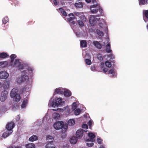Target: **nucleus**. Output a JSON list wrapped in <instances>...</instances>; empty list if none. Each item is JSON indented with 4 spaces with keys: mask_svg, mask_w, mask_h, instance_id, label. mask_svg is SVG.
<instances>
[{
    "mask_svg": "<svg viewBox=\"0 0 148 148\" xmlns=\"http://www.w3.org/2000/svg\"><path fill=\"white\" fill-rule=\"evenodd\" d=\"M88 136L90 138L87 139V141H91L92 142H94L95 140L94 138L95 137V135L94 134L92 133H89L88 134Z\"/></svg>",
    "mask_w": 148,
    "mask_h": 148,
    "instance_id": "obj_9",
    "label": "nucleus"
},
{
    "mask_svg": "<svg viewBox=\"0 0 148 148\" xmlns=\"http://www.w3.org/2000/svg\"><path fill=\"white\" fill-rule=\"evenodd\" d=\"M144 15L145 17L148 19V10H145L144 12Z\"/></svg>",
    "mask_w": 148,
    "mask_h": 148,
    "instance_id": "obj_46",
    "label": "nucleus"
},
{
    "mask_svg": "<svg viewBox=\"0 0 148 148\" xmlns=\"http://www.w3.org/2000/svg\"><path fill=\"white\" fill-rule=\"evenodd\" d=\"M98 11V9H93L91 10V12L92 13H96Z\"/></svg>",
    "mask_w": 148,
    "mask_h": 148,
    "instance_id": "obj_45",
    "label": "nucleus"
},
{
    "mask_svg": "<svg viewBox=\"0 0 148 148\" xmlns=\"http://www.w3.org/2000/svg\"><path fill=\"white\" fill-rule=\"evenodd\" d=\"M86 1L87 3H90L91 1V0H85Z\"/></svg>",
    "mask_w": 148,
    "mask_h": 148,
    "instance_id": "obj_62",
    "label": "nucleus"
},
{
    "mask_svg": "<svg viewBox=\"0 0 148 148\" xmlns=\"http://www.w3.org/2000/svg\"><path fill=\"white\" fill-rule=\"evenodd\" d=\"M75 123V121L73 119H70L68 122V124L70 126L73 125Z\"/></svg>",
    "mask_w": 148,
    "mask_h": 148,
    "instance_id": "obj_25",
    "label": "nucleus"
},
{
    "mask_svg": "<svg viewBox=\"0 0 148 148\" xmlns=\"http://www.w3.org/2000/svg\"><path fill=\"white\" fill-rule=\"evenodd\" d=\"M85 62L86 64L88 65H90L91 64V60L88 59H86L85 60Z\"/></svg>",
    "mask_w": 148,
    "mask_h": 148,
    "instance_id": "obj_42",
    "label": "nucleus"
},
{
    "mask_svg": "<svg viewBox=\"0 0 148 148\" xmlns=\"http://www.w3.org/2000/svg\"><path fill=\"white\" fill-rule=\"evenodd\" d=\"M26 69L28 71V72L29 73V75L30 76L32 75L33 74V71L34 70L33 68L32 67L28 66L26 68Z\"/></svg>",
    "mask_w": 148,
    "mask_h": 148,
    "instance_id": "obj_19",
    "label": "nucleus"
},
{
    "mask_svg": "<svg viewBox=\"0 0 148 148\" xmlns=\"http://www.w3.org/2000/svg\"><path fill=\"white\" fill-rule=\"evenodd\" d=\"M14 4H15V6L17 5L18 4V1L16 0H14Z\"/></svg>",
    "mask_w": 148,
    "mask_h": 148,
    "instance_id": "obj_52",
    "label": "nucleus"
},
{
    "mask_svg": "<svg viewBox=\"0 0 148 148\" xmlns=\"http://www.w3.org/2000/svg\"><path fill=\"white\" fill-rule=\"evenodd\" d=\"M21 79V82H24L27 83L28 81V76L27 75H24L22 76Z\"/></svg>",
    "mask_w": 148,
    "mask_h": 148,
    "instance_id": "obj_10",
    "label": "nucleus"
},
{
    "mask_svg": "<svg viewBox=\"0 0 148 148\" xmlns=\"http://www.w3.org/2000/svg\"><path fill=\"white\" fill-rule=\"evenodd\" d=\"M77 108L76 103L75 102L73 103L72 105V109L73 110H75Z\"/></svg>",
    "mask_w": 148,
    "mask_h": 148,
    "instance_id": "obj_39",
    "label": "nucleus"
},
{
    "mask_svg": "<svg viewBox=\"0 0 148 148\" xmlns=\"http://www.w3.org/2000/svg\"><path fill=\"white\" fill-rule=\"evenodd\" d=\"M12 133H11L10 132H9L8 130L3 134L2 137L4 138H6L9 136Z\"/></svg>",
    "mask_w": 148,
    "mask_h": 148,
    "instance_id": "obj_20",
    "label": "nucleus"
},
{
    "mask_svg": "<svg viewBox=\"0 0 148 148\" xmlns=\"http://www.w3.org/2000/svg\"><path fill=\"white\" fill-rule=\"evenodd\" d=\"M54 140L53 138L51 136L48 135L46 137V140L49 142H53Z\"/></svg>",
    "mask_w": 148,
    "mask_h": 148,
    "instance_id": "obj_27",
    "label": "nucleus"
},
{
    "mask_svg": "<svg viewBox=\"0 0 148 148\" xmlns=\"http://www.w3.org/2000/svg\"><path fill=\"white\" fill-rule=\"evenodd\" d=\"M70 23L72 24L73 25H74L75 24V21H72L71 22H69Z\"/></svg>",
    "mask_w": 148,
    "mask_h": 148,
    "instance_id": "obj_57",
    "label": "nucleus"
},
{
    "mask_svg": "<svg viewBox=\"0 0 148 148\" xmlns=\"http://www.w3.org/2000/svg\"><path fill=\"white\" fill-rule=\"evenodd\" d=\"M56 101V103L57 105L61 104L62 102V99L61 98H58Z\"/></svg>",
    "mask_w": 148,
    "mask_h": 148,
    "instance_id": "obj_31",
    "label": "nucleus"
},
{
    "mask_svg": "<svg viewBox=\"0 0 148 148\" xmlns=\"http://www.w3.org/2000/svg\"><path fill=\"white\" fill-rule=\"evenodd\" d=\"M9 76V74L5 71H2L0 72V78L6 79Z\"/></svg>",
    "mask_w": 148,
    "mask_h": 148,
    "instance_id": "obj_8",
    "label": "nucleus"
},
{
    "mask_svg": "<svg viewBox=\"0 0 148 148\" xmlns=\"http://www.w3.org/2000/svg\"><path fill=\"white\" fill-rule=\"evenodd\" d=\"M99 16H100V15L99 14L96 16L94 15H91L90 16L89 22L91 26H94L95 25L97 21L100 19V18H97L96 17Z\"/></svg>",
    "mask_w": 148,
    "mask_h": 148,
    "instance_id": "obj_2",
    "label": "nucleus"
},
{
    "mask_svg": "<svg viewBox=\"0 0 148 148\" xmlns=\"http://www.w3.org/2000/svg\"><path fill=\"white\" fill-rule=\"evenodd\" d=\"M9 56L8 54L5 52H3L0 53V58H5L8 57Z\"/></svg>",
    "mask_w": 148,
    "mask_h": 148,
    "instance_id": "obj_23",
    "label": "nucleus"
},
{
    "mask_svg": "<svg viewBox=\"0 0 148 148\" xmlns=\"http://www.w3.org/2000/svg\"><path fill=\"white\" fill-rule=\"evenodd\" d=\"M88 124L90 126L92 124V122L90 121L89 122H88Z\"/></svg>",
    "mask_w": 148,
    "mask_h": 148,
    "instance_id": "obj_61",
    "label": "nucleus"
},
{
    "mask_svg": "<svg viewBox=\"0 0 148 148\" xmlns=\"http://www.w3.org/2000/svg\"><path fill=\"white\" fill-rule=\"evenodd\" d=\"M81 112L80 110L79 109H76L75 111V114L76 115H79Z\"/></svg>",
    "mask_w": 148,
    "mask_h": 148,
    "instance_id": "obj_37",
    "label": "nucleus"
},
{
    "mask_svg": "<svg viewBox=\"0 0 148 148\" xmlns=\"http://www.w3.org/2000/svg\"><path fill=\"white\" fill-rule=\"evenodd\" d=\"M28 103V100L27 99L23 101V103L21 105V107L23 108H25Z\"/></svg>",
    "mask_w": 148,
    "mask_h": 148,
    "instance_id": "obj_29",
    "label": "nucleus"
},
{
    "mask_svg": "<svg viewBox=\"0 0 148 148\" xmlns=\"http://www.w3.org/2000/svg\"><path fill=\"white\" fill-rule=\"evenodd\" d=\"M97 58L100 60H103V58L100 54H99L97 55Z\"/></svg>",
    "mask_w": 148,
    "mask_h": 148,
    "instance_id": "obj_43",
    "label": "nucleus"
},
{
    "mask_svg": "<svg viewBox=\"0 0 148 148\" xmlns=\"http://www.w3.org/2000/svg\"><path fill=\"white\" fill-rule=\"evenodd\" d=\"M97 141L98 143L99 144H101L102 140L99 138H98L97 139Z\"/></svg>",
    "mask_w": 148,
    "mask_h": 148,
    "instance_id": "obj_50",
    "label": "nucleus"
},
{
    "mask_svg": "<svg viewBox=\"0 0 148 148\" xmlns=\"http://www.w3.org/2000/svg\"><path fill=\"white\" fill-rule=\"evenodd\" d=\"M63 148H68L69 145L68 144H66L65 145H64L63 146Z\"/></svg>",
    "mask_w": 148,
    "mask_h": 148,
    "instance_id": "obj_54",
    "label": "nucleus"
},
{
    "mask_svg": "<svg viewBox=\"0 0 148 148\" xmlns=\"http://www.w3.org/2000/svg\"><path fill=\"white\" fill-rule=\"evenodd\" d=\"M9 86V82L8 81L4 82L3 85V87L5 89L8 88Z\"/></svg>",
    "mask_w": 148,
    "mask_h": 148,
    "instance_id": "obj_24",
    "label": "nucleus"
},
{
    "mask_svg": "<svg viewBox=\"0 0 148 148\" xmlns=\"http://www.w3.org/2000/svg\"><path fill=\"white\" fill-rule=\"evenodd\" d=\"M53 116L54 119H58L60 117L59 114L58 113H54Z\"/></svg>",
    "mask_w": 148,
    "mask_h": 148,
    "instance_id": "obj_36",
    "label": "nucleus"
},
{
    "mask_svg": "<svg viewBox=\"0 0 148 148\" xmlns=\"http://www.w3.org/2000/svg\"><path fill=\"white\" fill-rule=\"evenodd\" d=\"M15 124L14 122H11L8 123L6 126V128L9 132H10L11 133L13 132L12 129L14 127Z\"/></svg>",
    "mask_w": 148,
    "mask_h": 148,
    "instance_id": "obj_3",
    "label": "nucleus"
},
{
    "mask_svg": "<svg viewBox=\"0 0 148 148\" xmlns=\"http://www.w3.org/2000/svg\"><path fill=\"white\" fill-rule=\"evenodd\" d=\"M108 74H111L112 76H113L114 75V71L113 69H111L109 70L108 72Z\"/></svg>",
    "mask_w": 148,
    "mask_h": 148,
    "instance_id": "obj_41",
    "label": "nucleus"
},
{
    "mask_svg": "<svg viewBox=\"0 0 148 148\" xmlns=\"http://www.w3.org/2000/svg\"><path fill=\"white\" fill-rule=\"evenodd\" d=\"M108 71V69L106 68H104L103 69V71L104 73H106Z\"/></svg>",
    "mask_w": 148,
    "mask_h": 148,
    "instance_id": "obj_56",
    "label": "nucleus"
},
{
    "mask_svg": "<svg viewBox=\"0 0 148 148\" xmlns=\"http://www.w3.org/2000/svg\"><path fill=\"white\" fill-rule=\"evenodd\" d=\"M97 6V4H95L93 5H91L90 7V9L91 10V8H96Z\"/></svg>",
    "mask_w": 148,
    "mask_h": 148,
    "instance_id": "obj_49",
    "label": "nucleus"
},
{
    "mask_svg": "<svg viewBox=\"0 0 148 148\" xmlns=\"http://www.w3.org/2000/svg\"><path fill=\"white\" fill-rule=\"evenodd\" d=\"M84 130L82 129H80L78 130L76 132V136L77 138H81L82 137Z\"/></svg>",
    "mask_w": 148,
    "mask_h": 148,
    "instance_id": "obj_6",
    "label": "nucleus"
},
{
    "mask_svg": "<svg viewBox=\"0 0 148 148\" xmlns=\"http://www.w3.org/2000/svg\"><path fill=\"white\" fill-rule=\"evenodd\" d=\"M9 148H21L20 147H15V146H11L9 147Z\"/></svg>",
    "mask_w": 148,
    "mask_h": 148,
    "instance_id": "obj_55",
    "label": "nucleus"
},
{
    "mask_svg": "<svg viewBox=\"0 0 148 148\" xmlns=\"http://www.w3.org/2000/svg\"><path fill=\"white\" fill-rule=\"evenodd\" d=\"M82 127L84 129H88V126L86 124H83L82 126Z\"/></svg>",
    "mask_w": 148,
    "mask_h": 148,
    "instance_id": "obj_48",
    "label": "nucleus"
},
{
    "mask_svg": "<svg viewBox=\"0 0 148 148\" xmlns=\"http://www.w3.org/2000/svg\"><path fill=\"white\" fill-rule=\"evenodd\" d=\"M68 128V125L66 124H64L62 126L61 129V132L62 133H65L66 131Z\"/></svg>",
    "mask_w": 148,
    "mask_h": 148,
    "instance_id": "obj_15",
    "label": "nucleus"
},
{
    "mask_svg": "<svg viewBox=\"0 0 148 148\" xmlns=\"http://www.w3.org/2000/svg\"><path fill=\"white\" fill-rule=\"evenodd\" d=\"M103 25V24L101 23H99V25L101 27H102V26Z\"/></svg>",
    "mask_w": 148,
    "mask_h": 148,
    "instance_id": "obj_59",
    "label": "nucleus"
},
{
    "mask_svg": "<svg viewBox=\"0 0 148 148\" xmlns=\"http://www.w3.org/2000/svg\"><path fill=\"white\" fill-rule=\"evenodd\" d=\"M99 10V12H100L101 14L103 15V10L102 9L101 7H99V9H98V10Z\"/></svg>",
    "mask_w": 148,
    "mask_h": 148,
    "instance_id": "obj_47",
    "label": "nucleus"
},
{
    "mask_svg": "<svg viewBox=\"0 0 148 148\" xmlns=\"http://www.w3.org/2000/svg\"><path fill=\"white\" fill-rule=\"evenodd\" d=\"M68 16H69V17L67 18V20L69 22H71V21L75 18V16L73 13L69 14Z\"/></svg>",
    "mask_w": 148,
    "mask_h": 148,
    "instance_id": "obj_12",
    "label": "nucleus"
},
{
    "mask_svg": "<svg viewBox=\"0 0 148 148\" xmlns=\"http://www.w3.org/2000/svg\"><path fill=\"white\" fill-rule=\"evenodd\" d=\"M99 148H104V147L103 146L101 145Z\"/></svg>",
    "mask_w": 148,
    "mask_h": 148,
    "instance_id": "obj_64",
    "label": "nucleus"
},
{
    "mask_svg": "<svg viewBox=\"0 0 148 148\" xmlns=\"http://www.w3.org/2000/svg\"><path fill=\"white\" fill-rule=\"evenodd\" d=\"M92 2L93 3H96L95 4H97V2L96 0H92Z\"/></svg>",
    "mask_w": 148,
    "mask_h": 148,
    "instance_id": "obj_60",
    "label": "nucleus"
},
{
    "mask_svg": "<svg viewBox=\"0 0 148 148\" xmlns=\"http://www.w3.org/2000/svg\"><path fill=\"white\" fill-rule=\"evenodd\" d=\"M13 66L17 67L19 69H22L24 68L23 65L21 64L19 60L17 59L15 60Z\"/></svg>",
    "mask_w": 148,
    "mask_h": 148,
    "instance_id": "obj_4",
    "label": "nucleus"
},
{
    "mask_svg": "<svg viewBox=\"0 0 148 148\" xmlns=\"http://www.w3.org/2000/svg\"><path fill=\"white\" fill-rule=\"evenodd\" d=\"M18 91L17 88H14L12 90L10 93L11 97L14 98V101L17 102H18L21 99L20 95L17 93Z\"/></svg>",
    "mask_w": 148,
    "mask_h": 148,
    "instance_id": "obj_1",
    "label": "nucleus"
},
{
    "mask_svg": "<svg viewBox=\"0 0 148 148\" xmlns=\"http://www.w3.org/2000/svg\"><path fill=\"white\" fill-rule=\"evenodd\" d=\"M8 21V17L5 16L3 19L2 21L4 24H5Z\"/></svg>",
    "mask_w": 148,
    "mask_h": 148,
    "instance_id": "obj_35",
    "label": "nucleus"
},
{
    "mask_svg": "<svg viewBox=\"0 0 148 148\" xmlns=\"http://www.w3.org/2000/svg\"><path fill=\"white\" fill-rule=\"evenodd\" d=\"M77 22L79 25L83 27L84 26V24L82 20H79Z\"/></svg>",
    "mask_w": 148,
    "mask_h": 148,
    "instance_id": "obj_40",
    "label": "nucleus"
},
{
    "mask_svg": "<svg viewBox=\"0 0 148 148\" xmlns=\"http://www.w3.org/2000/svg\"><path fill=\"white\" fill-rule=\"evenodd\" d=\"M38 139V137L36 135H33L30 137L29 138V140L30 141H34Z\"/></svg>",
    "mask_w": 148,
    "mask_h": 148,
    "instance_id": "obj_22",
    "label": "nucleus"
},
{
    "mask_svg": "<svg viewBox=\"0 0 148 148\" xmlns=\"http://www.w3.org/2000/svg\"><path fill=\"white\" fill-rule=\"evenodd\" d=\"M63 93L64 96L66 97H69L71 95V92L68 90H65Z\"/></svg>",
    "mask_w": 148,
    "mask_h": 148,
    "instance_id": "obj_18",
    "label": "nucleus"
},
{
    "mask_svg": "<svg viewBox=\"0 0 148 148\" xmlns=\"http://www.w3.org/2000/svg\"><path fill=\"white\" fill-rule=\"evenodd\" d=\"M53 3L55 5H57L58 4V2L56 0H54Z\"/></svg>",
    "mask_w": 148,
    "mask_h": 148,
    "instance_id": "obj_51",
    "label": "nucleus"
},
{
    "mask_svg": "<svg viewBox=\"0 0 148 148\" xmlns=\"http://www.w3.org/2000/svg\"><path fill=\"white\" fill-rule=\"evenodd\" d=\"M16 55L14 54H12L10 56L11 60V63H13L14 61V59L16 58Z\"/></svg>",
    "mask_w": 148,
    "mask_h": 148,
    "instance_id": "obj_34",
    "label": "nucleus"
},
{
    "mask_svg": "<svg viewBox=\"0 0 148 148\" xmlns=\"http://www.w3.org/2000/svg\"><path fill=\"white\" fill-rule=\"evenodd\" d=\"M59 10H60L61 12L62 13V16H67L66 13L64 9L62 8H60Z\"/></svg>",
    "mask_w": 148,
    "mask_h": 148,
    "instance_id": "obj_32",
    "label": "nucleus"
},
{
    "mask_svg": "<svg viewBox=\"0 0 148 148\" xmlns=\"http://www.w3.org/2000/svg\"><path fill=\"white\" fill-rule=\"evenodd\" d=\"M45 148H56V147L53 142H49L46 144Z\"/></svg>",
    "mask_w": 148,
    "mask_h": 148,
    "instance_id": "obj_11",
    "label": "nucleus"
},
{
    "mask_svg": "<svg viewBox=\"0 0 148 148\" xmlns=\"http://www.w3.org/2000/svg\"><path fill=\"white\" fill-rule=\"evenodd\" d=\"M96 32L97 34L100 36H103L104 35L103 33V32L101 31L100 30L97 29Z\"/></svg>",
    "mask_w": 148,
    "mask_h": 148,
    "instance_id": "obj_33",
    "label": "nucleus"
},
{
    "mask_svg": "<svg viewBox=\"0 0 148 148\" xmlns=\"http://www.w3.org/2000/svg\"><path fill=\"white\" fill-rule=\"evenodd\" d=\"M55 92L56 93L60 94H62L63 93L62 89L59 88L56 89Z\"/></svg>",
    "mask_w": 148,
    "mask_h": 148,
    "instance_id": "obj_30",
    "label": "nucleus"
},
{
    "mask_svg": "<svg viewBox=\"0 0 148 148\" xmlns=\"http://www.w3.org/2000/svg\"><path fill=\"white\" fill-rule=\"evenodd\" d=\"M8 62L7 61L1 62H0V68H3L7 66Z\"/></svg>",
    "mask_w": 148,
    "mask_h": 148,
    "instance_id": "obj_14",
    "label": "nucleus"
},
{
    "mask_svg": "<svg viewBox=\"0 0 148 148\" xmlns=\"http://www.w3.org/2000/svg\"><path fill=\"white\" fill-rule=\"evenodd\" d=\"M75 14L77 16H78L79 14V13L76 12H75Z\"/></svg>",
    "mask_w": 148,
    "mask_h": 148,
    "instance_id": "obj_58",
    "label": "nucleus"
},
{
    "mask_svg": "<svg viewBox=\"0 0 148 148\" xmlns=\"http://www.w3.org/2000/svg\"><path fill=\"white\" fill-rule=\"evenodd\" d=\"M106 66L110 68L111 67L112 64L111 63L108 61H106L105 62Z\"/></svg>",
    "mask_w": 148,
    "mask_h": 148,
    "instance_id": "obj_38",
    "label": "nucleus"
},
{
    "mask_svg": "<svg viewBox=\"0 0 148 148\" xmlns=\"http://www.w3.org/2000/svg\"><path fill=\"white\" fill-rule=\"evenodd\" d=\"M77 138L75 136L71 137L70 140V141L71 143L73 144H75L77 141Z\"/></svg>",
    "mask_w": 148,
    "mask_h": 148,
    "instance_id": "obj_16",
    "label": "nucleus"
},
{
    "mask_svg": "<svg viewBox=\"0 0 148 148\" xmlns=\"http://www.w3.org/2000/svg\"><path fill=\"white\" fill-rule=\"evenodd\" d=\"M93 43L95 46L99 49H101V45L97 41H94Z\"/></svg>",
    "mask_w": 148,
    "mask_h": 148,
    "instance_id": "obj_17",
    "label": "nucleus"
},
{
    "mask_svg": "<svg viewBox=\"0 0 148 148\" xmlns=\"http://www.w3.org/2000/svg\"><path fill=\"white\" fill-rule=\"evenodd\" d=\"M145 0H140V3L142 4H145Z\"/></svg>",
    "mask_w": 148,
    "mask_h": 148,
    "instance_id": "obj_53",
    "label": "nucleus"
},
{
    "mask_svg": "<svg viewBox=\"0 0 148 148\" xmlns=\"http://www.w3.org/2000/svg\"><path fill=\"white\" fill-rule=\"evenodd\" d=\"M106 50L107 53H110L112 52V50L110 49V43H108L106 45Z\"/></svg>",
    "mask_w": 148,
    "mask_h": 148,
    "instance_id": "obj_21",
    "label": "nucleus"
},
{
    "mask_svg": "<svg viewBox=\"0 0 148 148\" xmlns=\"http://www.w3.org/2000/svg\"><path fill=\"white\" fill-rule=\"evenodd\" d=\"M66 136V134L64 135H63V136H62V138L65 137Z\"/></svg>",
    "mask_w": 148,
    "mask_h": 148,
    "instance_id": "obj_63",
    "label": "nucleus"
},
{
    "mask_svg": "<svg viewBox=\"0 0 148 148\" xmlns=\"http://www.w3.org/2000/svg\"><path fill=\"white\" fill-rule=\"evenodd\" d=\"M8 94V92L5 90L2 92L0 97V100L1 101L3 102L6 99Z\"/></svg>",
    "mask_w": 148,
    "mask_h": 148,
    "instance_id": "obj_7",
    "label": "nucleus"
},
{
    "mask_svg": "<svg viewBox=\"0 0 148 148\" xmlns=\"http://www.w3.org/2000/svg\"><path fill=\"white\" fill-rule=\"evenodd\" d=\"M90 141V143H86V145L87 146H88L89 147H92L93 145L94 144L92 143V142H91V141H89V142Z\"/></svg>",
    "mask_w": 148,
    "mask_h": 148,
    "instance_id": "obj_44",
    "label": "nucleus"
},
{
    "mask_svg": "<svg viewBox=\"0 0 148 148\" xmlns=\"http://www.w3.org/2000/svg\"><path fill=\"white\" fill-rule=\"evenodd\" d=\"M64 124L63 122L62 121H57L54 123L53 127L56 130H59L62 128Z\"/></svg>",
    "mask_w": 148,
    "mask_h": 148,
    "instance_id": "obj_5",
    "label": "nucleus"
},
{
    "mask_svg": "<svg viewBox=\"0 0 148 148\" xmlns=\"http://www.w3.org/2000/svg\"><path fill=\"white\" fill-rule=\"evenodd\" d=\"M35 145L33 143H29L27 144L26 145V148H34Z\"/></svg>",
    "mask_w": 148,
    "mask_h": 148,
    "instance_id": "obj_28",
    "label": "nucleus"
},
{
    "mask_svg": "<svg viewBox=\"0 0 148 148\" xmlns=\"http://www.w3.org/2000/svg\"><path fill=\"white\" fill-rule=\"evenodd\" d=\"M75 6L77 8H81L83 7V5L82 2H79L75 4Z\"/></svg>",
    "mask_w": 148,
    "mask_h": 148,
    "instance_id": "obj_26",
    "label": "nucleus"
},
{
    "mask_svg": "<svg viewBox=\"0 0 148 148\" xmlns=\"http://www.w3.org/2000/svg\"><path fill=\"white\" fill-rule=\"evenodd\" d=\"M80 45L82 48L86 47L87 46V43L85 40H82L80 42Z\"/></svg>",
    "mask_w": 148,
    "mask_h": 148,
    "instance_id": "obj_13",
    "label": "nucleus"
}]
</instances>
